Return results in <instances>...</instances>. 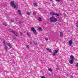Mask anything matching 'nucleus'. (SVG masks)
I'll list each match as a JSON object with an SVG mask.
<instances>
[{
  "label": "nucleus",
  "instance_id": "obj_1",
  "mask_svg": "<svg viewBox=\"0 0 78 78\" xmlns=\"http://www.w3.org/2000/svg\"><path fill=\"white\" fill-rule=\"evenodd\" d=\"M57 21V19L54 16H52L50 18V22L52 23H55Z\"/></svg>",
  "mask_w": 78,
  "mask_h": 78
},
{
  "label": "nucleus",
  "instance_id": "obj_2",
  "mask_svg": "<svg viewBox=\"0 0 78 78\" xmlns=\"http://www.w3.org/2000/svg\"><path fill=\"white\" fill-rule=\"evenodd\" d=\"M9 31H10V32H12V33L14 34H15L16 36H19V34L17 33L15 31L11 29H9Z\"/></svg>",
  "mask_w": 78,
  "mask_h": 78
},
{
  "label": "nucleus",
  "instance_id": "obj_3",
  "mask_svg": "<svg viewBox=\"0 0 78 78\" xmlns=\"http://www.w3.org/2000/svg\"><path fill=\"white\" fill-rule=\"evenodd\" d=\"M50 14L51 16H58V18L59 17V14L55 13L52 12H50Z\"/></svg>",
  "mask_w": 78,
  "mask_h": 78
},
{
  "label": "nucleus",
  "instance_id": "obj_4",
  "mask_svg": "<svg viewBox=\"0 0 78 78\" xmlns=\"http://www.w3.org/2000/svg\"><path fill=\"white\" fill-rule=\"evenodd\" d=\"M73 43V41L72 40H70L69 41L68 44L69 46H72V45Z\"/></svg>",
  "mask_w": 78,
  "mask_h": 78
},
{
  "label": "nucleus",
  "instance_id": "obj_5",
  "mask_svg": "<svg viewBox=\"0 0 78 78\" xmlns=\"http://www.w3.org/2000/svg\"><path fill=\"white\" fill-rule=\"evenodd\" d=\"M31 30L33 31V33H36V29H34L33 27L31 28Z\"/></svg>",
  "mask_w": 78,
  "mask_h": 78
},
{
  "label": "nucleus",
  "instance_id": "obj_6",
  "mask_svg": "<svg viewBox=\"0 0 78 78\" xmlns=\"http://www.w3.org/2000/svg\"><path fill=\"white\" fill-rule=\"evenodd\" d=\"M17 12H18V14L19 16L22 15V13H21V12L20 11V10H18Z\"/></svg>",
  "mask_w": 78,
  "mask_h": 78
},
{
  "label": "nucleus",
  "instance_id": "obj_7",
  "mask_svg": "<svg viewBox=\"0 0 78 78\" xmlns=\"http://www.w3.org/2000/svg\"><path fill=\"white\" fill-rule=\"evenodd\" d=\"M14 8H16V9H17L18 8V5L17 4H15L13 6Z\"/></svg>",
  "mask_w": 78,
  "mask_h": 78
},
{
  "label": "nucleus",
  "instance_id": "obj_8",
  "mask_svg": "<svg viewBox=\"0 0 78 78\" xmlns=\"http://www.w3.org/2000/svg\"><path fill=\"white\" fill-rule=\"evenodd\" d=\"M69 63H70V64H73V59H71L69 61Z\"/></svg>",
  "mask_w": 78,
  "mask_h": 78
},
{
  "label": "nucleus",
  "instance_id": "obj_9",
  "mask_svg": "<svg viewBox=\"0 0 78 78\" xmlns=\"http://www.w3.org/2000/svg\"><path fill=\"white\" fill-rule=\"evenodd\" d=\"M15 4H14V1H12L10 2V5L12 6H13V5H14Z\"/></svg>",
  "mask_w": 78,
  "mask_h": 78
},
{
  "label": "nucleus",
  "instance_id": "obj_10",
  "mask_svg": "<svg viewBox=\"0 0 78 78\" xmlns=\"http://www.w3.org/2000/svg\"><path fill=\"white\" fill-rule=\"evenodd\" d=\"M46 50H47V51H49V52H51V50L48 48H47Z\"/></svg>",
  "mask_w": 78,
  "mask_h": 78
},
{
  "label": "nucleus",
  "instance_id": "obj_11",
  "mask_svg": "<svg viewBox=\"0 0 78 78\" xmlns=\"http://www.w3.org/2000/svg\"><path fill=\"white\" fill-rule=\"evenodd\" d=\"M60 37H62V36H63V33H62V32H61L60 33Z\"/></svg>",
  "mask_w": 78,
  "mask_h": 78
},
{
  "label": "nucleus",
  "instance_id": "obj_12",
  "mask_svg": "<svg viewBox=\"0 0 78 78\" xmlns=\"http://www.w3.org/2000/svg\"><path fill=\"white\" fill-rule=\"evenodd\" d=\"M70 58L71 59H72L73 60V59H74V57L73 56V55H71L70 56Z\"/></svg>",
  "mask_w": 78,
  "mask_h": 78
},
{
  "label": "nucleus",
  "instance_id": "obj_13",
  "mask_svg": "<svg viewBox=\"0 0 78 78\" xmlns=\"http://www.w3.org/2000/svg\"><path fill=\"white\" fill-rule=\"evenodd\" d=\"M7 45L9 47H10V48H11V45L10 44H9V43H7Z\"/></svg>",
  "mask_w": 78,
  "mask_h": 78
},
{
  "label": "nucleus",
  "instance_id": "obj_14",
  "mask_svg": "<svg viewBox=\"0 0 78 78\" xmlns=\"http://www.w3.org/2000/svg\"><path fill=\"white\" fill-rule=\"evenodd\" d=\"M5 49L6 50H8V47H7V46H6V45H5Z\"/></svg>",
  "mask_w": 78,
  "mask_h": 78
},
{
  "label": "nucleus",
  "instance_id": "obj_15",
  "mask_svg": "<svg viewBox=\"0 0 78 78\" xmlns=\"http://www.w3.org/2000/svg\"><path fill=\"white\" fill-rule=\"evenodd\" d=\"M33 43L34 44V45H37V42L35 41H33Z\"/></svg>",
  "mask_w": 78,
  "mask_h": 78
},
{
  "label": "nucleus",
  "instance_id": "obj_16",
  "mask_svg": "<svg viewBox=\"0 0 78 78\" xmlns=\"http://www.w3.org/2000/svg\"><path fill=\"white\" fill-rule=\"evenodd\" d=\"M34 6H35V7H37V4L34 3Z\"/></svg>",
  "mask_w": 78,
  "mask_h": 78
},
{
  "label": "nucleus",
  "instance_id": "obj_17",
  "mask_svg": "<svg viewBox=\"0 0 78 78\" xmlns=\"http://www.w3.org/2000/svg\"><path fill=\"white\" fill-rule=\"evenodd\" d=\"M18 23L19 24H20V25H22V22H21V21H19L18 22Z\"/></svg>",
  "mask_w": 78,
  "mask_h": 78
},
{
  "label": "nucleus",
  "instance_id": "obj_18",
  "mask_svg": "<svg viewBox=\"0 0 78 78\" xmlns=\"http://www.w3.org/2000/svg\"><path fill=\"white\" fill-rule=\"evenodd\" d=\"M58 49H57L54 52L55 53H58Z\"/></svg>",
  "mask_w": 78,
  "mask_h": 78
},
{
  "label": "nucleus",
  "instance_id": "obj_19",
  "mask_svg": "<svg viewBox=\"0 0 78 78\" xmlns=\"http://www.w3.org/2000/svg\"><path fill=\"white\" fill-rule=\"evenodd\" d=\"M27 36H30V34L29 33L27 32Z\"/></svg>",
  "mask_w": 78,
  "mask_h": 78
},
{
  "label": "nucleus",
  "instance_id": "obj_20",
  "mask_svg": "<svg viewBox=\"0 0 78 78\" xmlns=\"http://www.w3.org/2000/svg\"><path fill=\"white\" fill-rule=\"evenodd\" d=\"M56 53L55 52H54L52 54V55L54 56H55V55H56Z\"/></svg>",
  "mask_w": 78,
  "mask_h": 78
},
{
  "label": "nucleus",
  "instance_id": "obj_21",
  "mask_svg": "<svg viewBox=\"0 0 78 78\" xmlns=\"http://www.w3.org/2000/svg\"><path fill=\"white\" fill-rule=\"evenodd\" d=\"M38 29L39 30H40V31H42V29L41 27H39Z\"/></svg>",
  "mask_w": 78,
  "mask_h": 78
},
{
  "label": "nucleus",
  "instance_id": "obj_22",
  "mask_svg": "<svg viewBox=\"0 0 78 78\" xmlns=\"http://www.w3.org/2000/svg\"><path fill=\"white\" fill-rule=\"evenodd\" d=\"M48 70L50 72H52V70H51V69L50 68H48Z\"/></svg>",
  "mask_w": 78,
  "mask_h": 78
},
{
  "label": "nucleus",
  "instance_id": "obj_23",
  "mask_svg": "<svg viewBox=\"0 0 78 78\" xmlns=\"http://www.w3.org/2000/svg\"><path fill=\"white\" fill-rule=\"evenodd\" d=\"M13 39L14 40H15V39H16V37H13Z\"/></svg>",
  "mask_w": 78,
  "mask_h": 78
},
{
  "label": "nucleus",
  "instance_id": "obj_24",
  "mask_svg": "<svg viewBox=\"0 0 78 78\" xmlns=\"http://www.w3.org/2000/svg\"><path fill=\"white\" fill-rule=\"evenodd\" d=\"M11 21L12 22H14V19H11Z\"/></svg>",
  "mask_w": 78,
  "mask_h": 78
},
{
  "label": "nucleus",
  "instance_id": "obj_25",
  "mask_svg": "<svg viewBox=\"0 0 78 78\" xmlns=\"http://www.w3.org/2000/svg\"><path fill=\"white\" fill-rule=\"evenodd\" d=\"M38 20H39V21H41V20H42V19H41V18L39 17L38 19Z\"/></svg>",
  "mask_w": 78,
  "mask_h": 78
},
{
  "label": "nucleus",
  "instance_id": "obj_26",
  "mask_svg": "<svg viewBox=\"0 0 78 78\" xmlns=\"http://www.w3.org/2000/svg\"><path fill=\"white\" fill-rule=\"evenodd\" d=\"M27 15H30V13H29V12H27Z\"/></svg>",
  "mask_w": 78,
  "mask_h": 78
},
{
  "label": "nucleus",
  "instance_id": "obj_27",
  "mask_svg": "<svg viewBox=\"0 0 78 78\" xmlns=\"http://www.w3.org/2000/svg\"><path fill=\"white\" fill-rule=\"evenodd\" d=\"M76 27L78 28V22L76 23Z\"/></svg>",
  "mask_w": 78,
  "mask_h": 78
},
{
  "label": "nucleus",
  "instance_id": "obj_28",
  "mask_svg": "<svg viewBox=\"0 0 78 78\" xmlns=\"http://www.w3.org/2000/svg\"><path fill=\"white\" fill-rule=\"evenodd\" d=\"M75 66H76V67H78V63H77L76 64Z\"/></svg>",
  "mask_w": 78,
  "mask_h": 78
},
{
  "label": "nucleus",
  "instance_id": "obj_29",
  "mask_svg": "<svg viewBox=\"0 0 78 78\" xmlns=\"http://www.w3.org/2000/svg\"><path fill=\"white\" fill-rule=\"evenodd\" d=\"M3 24L4 25H5V26H7V24H6V23H3Z\"/></svg>",
  "mask_w": 78,
  "mask_h": 78
},
{
  "label": "nucleus",
  "instance_id": "obj_30",
  "mask_svg": "<svg viewBox=\"0 0 78 78\" xmlns=\"http://www.w3.org/2000/svg\"><path fill=\"white\" fill-rule=\"evenodd\" d=\"M20 34L21 36H22L23 35V34L22 32H20Z\"/></svg>",
  "mask_w": 78,
  "mask_h": 78
},
{
  "label": "nucleus",
  "instance_id": "obj_31",
  "mask_svg": "<svg viewBox=\"0 0 78 78\" xmlns=\"http://www.w3.org/2000/svg\"><path fill=\"white\" fill-rule=\"evenodd\" d=\"M56 1L57 2H61V0H56Z\"/></svg>",
  "mask_w": 78,
  "mask_h": 78
},
{
  "label": "nucleus",
  "instance_id": "obj_32",
  "mask_svg": "<svg viewBox=\"0 0 78 78\" xmlns=\"http://www.w3.org/2000/svg\"><path fill=\"white\" fill-rule=\"evenodd\" d=\"M26 47L27 48H29V46H26Z\"/></svg>",
  "mask_w": 78,
  "mask_h": 78
},
{
  "label": "nucleus",
  "instance_id": "obj_33",
  "mask_svg": "<svg viewBox=\"0 0 78 78\" xmlns=\"http://www.w3.org/2000/svg\"><path fill=\"white\" fill-rule=\"evenodd\" d=\"M41 78H45V76H41Z\"/></svg>",
  "mask_w": 78,
  "mask_h": 78
},
{
  "label": "nucleus",
  "instance_id": "obj_34",
  "mask_svg": "<svg viewBox=\"0 0 78 78\" xmlns=\"http://www.w3.org/2000/svg\"><path fill=\"white\" fill-rule=\"evenodd\" d=\"M45 40H46V41H48V38H45Z\"/></svg>",
  "mask_w": 78,
  "mask_h": 78
},
{
  "label": "nucleus",
  "instance_id": "obj_35",
  "mask_svg": "<svg viewBox=\"0 0 78 78\" xmlns=\"http://www.w3.org/2000/svg\"><path fill=\"white\" fill-rule=\"evenodd\" d=\"M36 12H34V15H36Z\"/></svg>",
  "mask_w": 78,
  "mask_h": 78
},
{
  "label": "nucleus",
  "instance_id": "obj_36",
  "mask_svg": "<svg viewBox=\"0 0 78 78\" xmlns=\"http://www.w3.org/2000/svg\"><path fill=\"white\" fill-rule=\"evenodd\" d=\"M66 14H64V17H66Z\"/></svg>",
  "mask_w": 78,
  "mask_h": 78
},
{
  "label": "nucleus",
  "instance_id": "obj_37",
  "mask_svg": "<svg viewBox=\"0 0 78 78\" xmlns=\"http://www.w3.org/2000/svg\"><path fill=\"white\" fill-rule=\"evenodd\" d=\"M3 43L4 44H5V41L3 42Z\"/></svg>",
  "mask_w": 78,
  "mask_h": 78
},
{
  "label": "nucleus",
  "instance_id": "obj_38",
  "mask_svg": "<svg viewBox=\"0 0 78 78\" xmlns=\"http://www.w3.org/2000/svg\"><path fill=\"white\" fill-rule=\"evenodd\" d=\"M30 44H32V42H30Z\"/></svg>",
  "mask_w": 78,
  "mask_h": 78
},
{
  "label": "nucleus",
  "instance_id": "obj_39",
  "mask_svg": "<svg viewBox=\"0 0 78 78\" xmlns=\"http://www.w3.org/2000/svg\"><path fill=\"white\" fill-rule=\"evenodd\" d=\"M50 1H52V0H50Z\"/></svg>",
  "mask_w": 78,
  "mask_h": 78
},
{
  "label": "nucleus",
  "instance_id": "obj_40",
  "mask_svg": "<svg viewBox=\"0 0 78 78\" xmlns=\"http://www.w3.org/2000/svg\"><path fill=\"white\" fill-rule=\"evenodd\" d=\"M71 0V1H72V0Z\"/></svg>",
  "mask_w": 78,
  "mask_h": 78
},
{
  "label": "nucleus",
  "instance_id": "obj_41",
  "mask_svg": "<svg viewBox=\"0 0 78 78\" xmlns=\"http://www.w3.org/2000/svg\"><path fill=\"white\" fill-rule=\"evenodd\" d=\"M57 69L58 70V68H57Z\"/></svg>",
  "mask_w": 78,
  "mask_h": 78
}]
</instances>
